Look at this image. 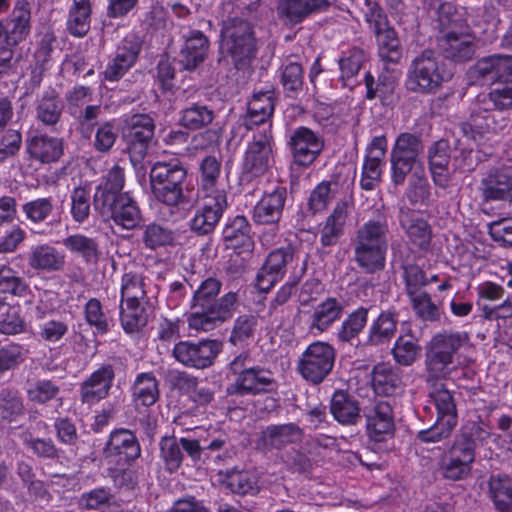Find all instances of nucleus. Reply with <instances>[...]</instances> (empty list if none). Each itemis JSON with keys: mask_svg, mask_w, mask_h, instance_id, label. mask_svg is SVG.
<instances>
[{"mask_svg": "<svg viewBox=\"0 0 512 512\" xmlns=\"http://www.w3.org/2000/svg\"><path fill=\"white\" fill-rule=\"evenodd\" d=\"M222 282L215 277L204 279L193 292L188 325L195 330L210 331L230 320L239 306L237 292L229 291L217 298Z\"/></svg>", "mask_w": 512, "mask_h": 512, "instance_id": "f257e3e1", "label": "nucleus"}, {"mask_svg": "<svg viewBox=\"0 0 512 512\" xmlns=\"http://www.w3.org/2000/svg\"><path fill=\"white\" fill-rule=\"evenodd\" d=\"M258 0L243 6V16L222 21L221 49L231 58L236 69H245L256 58L258 41L254 31Z\"/></svg>", "mask_w": 512, "mask_h": 512, "instance_id": "f03ea898", "label": "nucleus"}, {"mask_svg": "<svg viewBox=\"0 0 512 512\" xmlns=\"http://www.w3.org/2000/svg\"><path fill=\"white\" fill-rule=\"evenodd\" d=\"M389 227L387 218L379 216L364 223L353 239L354 261L365 273H376L385 267Z\"/></svg>", "mask_w": 512, "mask_h": 512, "instance_id": "7ed1b4c3", "label": "nucleus"}, {"mask_svg": "<svg viewBox=\"0 0 512 512\" xmlns=\"http://www.w3.org/2000/svg\"><path fill=\"white\" fill-rule=\"evenodd\" d=\"M452 77L439 54L425 49L410 62L404 80L405 89L413 94L435 95Z\"/></svg>", "mask_w": 512, "mask_h": 512, "instance_id": "20e7f679", "label": "nucleus"}, {"mask_svg": "<svg viewBox=\"0 0 512 512\" xmlns=\"http://www.w3.org/2000/svg\"><path fill=\"white\" fill-rule=\"evenodd\" d=\"M467 341L461 333H439L435 335L426 353V383L445 379L459 364V350Z\"/></svg>", "mask_w": 512, "mask_h": 512, "instance_id": "39448f33", "label": "nucleus"}, {"mask_svg": "<svg viewBox=\"0 0 512 512\" xmlns=\"http://www.w3.org/2000/svg\"><path fill=\"white\" fill-rule=\"evenodd\" d=\"M149 176L152 194L157 201L168 207H177L186 201L184 183L187 169L178 159L157 161Z\"/></svg>", "mask_w": 512, "mask_h": 512, "instance_id": "423d86ee", "label": "nucleus"}, {"mask_svg": "<svg viewBox=\"0 0 512 512\" xmlns=\"http://www.w3.org/2000/svg\"><path fill=\"white\" fill-rule=\"evenodd\" d=\"M424 144L420 135L400 133L391 149V181L395 186L403 185L407 176L421 166Z\"/></svg>", "mask_w": 512, "mask_h": 512, "instance_id": "0eeeda50", "label": "nucleus"}, {"mask_svg": "<svg viewBox=\"0 0 512 512\" xmlns=\"http://www.w3.org/2000/svg\"><path fill=\"white\" fill-rule=\"evenodd\" d=\"M274 138L271 125L253 135L247 145L241 165L240 180L251 182L264 175L273 162Z\"/></svg>", "mask_w": 512, "mask_h": 512, "instance_id": "6e6552de", "label": "nucleus"}, {"mask_svg": "<svg viewBox=\"0 0 512 512\" xmlns=\"http://www.w3.org/2000/svg\"><path fill=\"white\" fill-rule=\"evenodd\" d=\"M336 351L327 342L311 343L297 361L296 370L307 382L317 385L331 373L335 363Z\"/></svg>", "mask_w": 512, "mask_h": 512, "instance_id": "1a4fd4ad", "label": "nucleus"}, {"mask_svg": "<svg viewBox=\"0 0 512 512\" xmlns=\"http://www.w3.org/2000/svg\"><path fill=\"white\" fill-rule=\"evenodd\" d=\"M222 348V342L216 339L184 340L174 345L172 356L185 367L204 370L214 364Z\"/></svg>", "mask_w": 512, "mask_h": 512, "instance_id": "9d476101", "label": "nucleus"}, {"mask_svg": "<svg viewBox=\"0 0 512 512\" xmlns=\"http://www.w3.org/2000/svg\"><path fill=\"white\" fill-rule=\"evenodd\" d=\"M287 146L293 162L302 167L313 164L321 155L325 147L323 135L306 126H299L291 130Z\"/></svg>", "mask_w": 512, "mask_h": 512, "instance_id": "9b49d317", "label": "nucleus"}, {"mask_svg": "<svg viewBox=\"0 0 512 512\" xmlns=\"http://www.w3.org/2000/svg\"><path fill=\"white\" fill-rule=\"evenodd\" d=\"M94 208L105 220H112L116 225L132 230L142 222L141 210L129 193L112 199L94 203Z\"/></svg>", "mask_w": 512, "mask_h": 512, "instance_id": "f8f14e48", "label": "nucleus"}, {"mask_svg": "<svg viewBox=\"0 0 512 512\" xmlns=\"http://www.w3.org/2000/svg\"><path fill=\"white\" fill-rule=\"evenodd\" d=\"M155 123L148 114H134L125 120L123 137L132 162L143 160L153 139Z\"/></svg>", "mask_w": 512, "mask_h": 512, "instance_id": "ddd939ff", "label": "nucleus"}, {"mask_svg": "<svg viewBox=\"0 0 512 512\" xmlns=\"http://www.w3.org/2000/svg\"><path fill=\"white\" fill-rule=\"evenodd\" d=\"M277 389L274 374L265 367L255 365L227 385L226 394L235 397L258 396Z\"/></svg>", "mask_w": 512, "mask_h": 512, "instance_id": "4468645a", "label": "nucleus"}, {"mask_svg": "<svg viewBox=\"0 0 512 512\" xmlns=\"http://www.w3.org/2000/svg\"><path fill=\"white\" fill-rule=\"evenodd\" d=\"M228 208L227 195H202V202L196 208L190 220V229L197 236H208L218 226L224 212Z\"/></svg>", "mask_w": 512, "mask_h": 512, "instance_id": "2eb2a0df", "label": "nucleus"}, {"mask_svg": "<svg viewBox=\"0 0 512 512\" xmlns=\"http://www.w3.org/2000/svg\"><path fill=\"white\" fill-rule=\"evenodd\" d=\"M366 431L374 442H385L394 435L395 424L393 409L387 401H375L363 409Z\"/></svg>", "mask_w": 512, "mask_h": 512, "instance_id": "dca6fc26", "label": "nucleus"}, {"mask_svg": "<svg viewBox=\"0 0 512 512\" xmlns=\"http://www.w3.org/2000/svg\"><path fill=\"white\" fill-rule=\"evenodd\" d=\"M287 198L288 191L284 186H277L272 191L265 192L253 208V222L256 225L270 226L272 230L278 231Z\"/></svg>", "mask_w": 512, "mask_h": 512, "instance_id": "f3484780", "label": "nucleus"}, {"mask_svg": "<svg viewBox=\"0 0 512 512\" xmlns=\"http://www.w3.org/2000/svg\"><path fill=\"white\" fill-rule=\"evenodd\" d=\"M478 191L485 202L512 199V166L490 169L480 180Z\"/></svg>", "mask_w": 512, "mask_h": 512, "instance_id": "a211bd4d", "label": "nucleus"}, {"mask_svg": "<svg viewBox=\"0 0 512 512\" xmlns=\"http://www.w3.org/2000/svg\"><path fill=\"white\" fill-rule=\"evenodd\" d=\"M292 246L278 248L270 252L256 277V285L262 292H268L286 273V267L293 261Z\"/></svg>", "mask_w": 512, "mask_h": 512, "instance_id": "6ab92c4d", "label": "nucleus"}, {"mask_svg": "<svg viewBox=\"0 0 512 512\" xmlns=\"http://www.w3.org/2000/svg\"><path fill=\"white\" fill-rule=\"evenodd\" d=\"M141 46V40L137 35H127L117 47L114 57L106 66L104 71L105 80L111 82L120 80L135 64Z\"/></svg>", "mask_w": 512, "mask_h": 512, "instance_id": "aec40b11", "label": "nucleus"}, {"mask_svg": "<svg viewBox=\"0 0 512 512\" xmlns=\"http://www.w3.org/2000/svg\"><path fill=\"white\" fill-rule=\"evenodd\" d=\"M115 370L111 364H102L80 384V400L84 404H94L105 399L113 386Z\"/></svg>", "mask_w": 512, "mask_h": 512, "instance_id": "412c9836", "label": "nucleus"}, {"mask_svg": "<svg viewBox=\"0 0 512 512\" xmlns=\"http://www.w3.org/2000/svg\"><path fill=\"white\" fill-rule=\"evenodd\" d=\"M474 460L475 454H472L470 448L453 442L452 446L441 457L439 463L441 474L447 480L465 479L471 473V465Z\"/></svg>", "mask_w": 512, "mask_h": 512, "instance_id": "4be33fe9", "label": "nucleus"}, {"mask_svg": "<svg viewBox=\"0 0 512 512\" xmlns=\"http://www.w3.org/2000/svg\"><path fill=\"white\" fill-rule=\"evenodd\" d=\"M438 47L443 56L455 63H464L473 59L477 42L471 33H443L438 37Z\"/></svg>", "mask_w": 512, "mask_h": 512, "instance_id": "5701e85b", "label": "nucleus"}, {"mask_svg": "<svg viewBox=\"0 0 512 512\" xmlns=\"http://www.w3.org/2000/svg\"><path fill=\"white\" fill-rule=\"evenodd\" d=\"M303 438L304 430L294 422L272 424L261 432L258 444L265 451L282 450L302 442Z\"/></svg>", "mask_w": 512, "mask_h": 512, "instance_id": "b1692460", "label": "nucleus"}, {"mask_svg": "<svg viewBox=\"0 0 512 512\" xmlns=\"http://www.w3.org/2000/svg\"><path fill=\"white\" fill-rule=\"evenodd\" d=\"M27 261L33 270L46 273L60 272L66 265V255L55 246L43 243L31 247Z\"/></svg>", "mask_w": 512, "mask_h": 512, "instance_id": "393cba45", "label": "nucleus"}, {"mask_svg": "<svg viewBox=\"0 0 512 512\" xmlns=\"http://www.w3.org/2000/svg\"><path fill=\"white\" fill-rule=\"evenodd\" d=\"M399 221L409 241L414 246L422 250L429 249L432 240V228L424 218L409 209H401Z\"/></svg>", "mask_w": 512, "mask_h": 512, "instance_id": "a878e982", "label": "nucleus"}, {"mask_svg": "<svg viewBox=\"0 0 512 512\" xmlns=\"http://www.w3.org/2000/svg\"><path fill=\"white\" fill-rule=\"evenodd\" d=\"M429 169L433 182L440 188L450 185V145L447 140L436 141L428 150Z\"/></svg>", "mask_w": 512, "mask_h": 512, "instance_id": "bb28decb", "label": "nucleus"}, {"mask_svg": "<svg viewBox=\"0 0 512 512\" xmlns=\"http://www.w3.org/2000/svg\"><path fill=\"white\" fill-rule=\"evenodd\" d=\"M330 412L333 418L343 426L357 425L362 419L358 400L344 390H337L332 395Z\"/></svg>", "mask_w": 512, "mask_h": 512, "instance_id": "cd10ccee", "label": "nucleus"}, {"mask_svg": "<svg viewBox=\"0 0 512 512\" xmlns=\"http://www.w3.org/2000/svg\"><path fill=\"white\" fill-rule=\"evenodd\" d=\"M184 38L185 43L180 51V63L185 70L192 71L206 59L210 43L199 30H191Z\"/></svg>", "mask_w": 512, "mask_h": 512, "instance_id": "c85d7f7f", "label": "nucleus"}, {"mask_svg": "<svg viewBox=\"0 0 512 512\" xmlns=\"http://www.w3.org/2000/svg\"><path fill=\"white\" fill-rule=\"evenodd\" d=\"M107 457L124 456L128 462L138 459L141 455V447L135 434L124 428L111 432L104 448Z\"/></svg>", "mask_w": 512, "mask_h": 512, "instance_id": "c756f323", "label": "nucleus"}, {"mask_svg": "<svg viewBox=\"0 0 512 512\" xmlns=\"http://www.w3.org/2000/svg\"><path fill=\"white\" fill-rule=\"evenodd\" d=\"M329 6L327 0H279L278 15L285 23H301L310 14Z\"/></svg>", "mask_w": 512, "mask_h": 512, "instance_id": "7c9ffc66", "label": "nucleus"}, {"mask_svg": "<svg viewBox=\"0 0 512 512\" xmlns=\"http://www.w3.org/2000/svg\"><path fill=\"white\" fill-rule=\"evenodd\" d=\"M344 313V304L334 297H327L317 304L310 316V331L323 333L336 321L340 320Z\"/></svg>", "mask_w": 512, "mask_h": 512, "instance_id": "2f4dec72", "label": "nucleus"}, {"mask_svg": "<svg viewBox=\"0 0 512 512\" xmlns=\"http://www.w3.org/2000/svg\"><path fill=\"white\" fill-rule=\"evenodd\" d=\"M437 14L441 35L452 32L456 34L473 32L468 23L470 14L467 8L444 2L439 5Z\"/></svg>", "mask_w": 512, "mask_h": 512, "instance_id": "473e14b6", "label": "nucleus"}, {"mask_svg": "<svg viewBox=\"0 0 512 512\" xmlns=\"http://www.w3.org/2000/svg\"><path fill=\"white\" fill-rule=\"evenodd\" d=\"M475 73L488 81L512 82V56L492 55L480 59Z\"/></svg>", "mask_w": 512, "mask_h": 512, "instance_id": "72a5a7b5", "label": "nucleus"}, {"mask_svg": "<svg viewBox=\"0 0 512 512\" xmlns=\"http://www.w3.org/2000/svg\"><path fill=\"white\" fill-rule=\"evenodd\" d=\"M275 100L271 92H260L253 95L248 103L247 115L244 118L243 125L248 130H252L258 125H266L273 115Z\"/></svg>", "mask_w": 512, "mask_h": 512, "instance_id": "f704fd0d", "label": "nucleus"}, {"mask_svg": "<svg viewBox=\"0 0 512 512\" xmlns=\"http://www.w3.org/2000/svg\"><path fill=\"white\" fill-rule=\"evenodd\" d=\"M398 324V312L395 309L382 311L369 327L367 344L379 346L391 341Z\"/></svg>", "mask_w": 512, "mask_h": 512, "instance_id": "c9c22d12", "label": "nucleus"}, {"mask_svg": "<svg viewBox=\"0 0 512 512\" xmlns=\"http://www.w3.org/2000/svg\"><path fill=\"white\" fill-rule=\"evenodd\" d=\"M347 216V203H338L320 228L319 234L322 247L335 246L339 242L344 233Z\"/></svg>", "mask_w": 512, "mask_h": 512, "instance_id": "e433bc0d", "label": "nucleus"}, {"mask_svg": "<svg viewBox=\"0 0 512 512\" xmlns=\"http://www.w3.org/2000/svg\"><path fill=\"white\" fill-rule=\"evenodd\" d=\"M223 239L228 247L251 250L253 240L251 236V225L243 215H237L228 219L222 231Z\"/></svg>", "mask_w": 512, "mask_h": 512, "instance_id": "4c0bfd02", "label": "nucleus"}, {"mask_svg": "<svg viewBox=\"0 0 512 512\" xmlns=\"http://www.w3.org/2000/svg\"><path fill=\"white\" fill-rule=\"evenodd\" d=\"M27 149L32 158L42 163H52L62 156L63 142L59 138L35 135L28 140Z\"/></svg>", "mask_w": 512, "mask_h": 512, "instance_id": "58836bf2", "label": "nucleus"}, {"mask_svg": "<svg viewBox=\"0 0 512 512\" xmlns=\"http://www.w3.org/2000/svg\"><path fill=\"white\" fill-rule=\"evenodd\" d=\"M199 170V193L209 196L226 194L220 188L221 162L215 156H205L199 164Z\"/></svg>", "mask_w": 512, "mask_h": 512, "instance_id": "ea45409f", "label": "nucleus"}, {"mask_svg": "<svg viewBox=\"0 0 512 512\" xmlns=\"http://www.w3.org/2000/svg\"><path fill=\"white\" fill-rule=\"evenodd\" d=\"M427 384L432 388L429 396L436 407L437 419L457 425V408L452 393L438 381H435V385Z\"/></svg>", "mask_w": 512, "mask_h": 512, "instance_id": "a19ab883", "label": "nucleus"}, {"mask_svg": "<svg viewBox=\"0 0 512 512\" xmlns=\"http://www.w3.org/2000/svg\"><path fill=\"white\" fill-rule=\"evenodd\" d=\"M372 383L374 390L385 396L397 395L403 389V382L398 372L386 364L374 367Z\"/></svg>", "mask_w": 512, "mask_h": 512, "instance_id": "79ce46f5", "label": "nucleus"}, {"mask_svg": "<svg viewBox=\"0 0 512 512\" xmlns=\"http://www.w3.org/2000/svg\"><path fill=\"white\" fill-rule=\"evenodd\" d=\"M124 183V169L119 165H114L108 170L102 182L96 187L93 196V204L125 194L126 192H123Z\"/></svg>", "mask_w": 512, "mask_h": 512, "instance_id": "37998d69", "label": "nucleus"}, {"mask_svg": "<svg viewBox=\"0 0 512 512\" xmlns=\"http://www.w3.org/2000/svg\"><path fill=\"white\" fill-rule=\"evenodd\" d=\"M215 113L209 106L194 102L180 111L179 124L189 130H198L211 124Z\"/></svg>", "mask_w": 512, "mask_h": 512, "instance_id": "c03bdc74", "label": "nucleus"}, {"mask_svg": "<svg viewBox=\"0 0 512 512\" xmlns=\"http://www.w3.org/2000/svg\"><path fill=\"white\" fill-rule=\"evenodd\" d=\"M63 104L54 90L46 91L38 100L36 118L43 125L54 128L60 121Z\"/></svg>", "mask_w": 512, "mask_h": 512, "instance_id": "a18cd8bd", "label": "nucleus"}, {"mask_svg": "<svg viewBox=\"0 0 512 512\" xmlns=\"http://www.w3.org/2000/svg\"><path fill=\"white\" fill-rule=\"evenodd\" d=\"M279 72L284 93L288 97H296L303 90L304 69L302 64L288 58L279 68Z\"/></svg>", "mask_w": 512, "mask_h": 512, "instance_id": "49530a36", "label": "nucleus"}, {"mask_svg": "<svg viewBox=\"0 0 512 512\" xmlns=\"http://www.w3.org/2000/svg\"><path fill=\"white\" fill-rule=\"evenodd\" d=\"M378 44V54L382 61L398 64L402 58V46L396 31L391 26L374 33Z\"/></svg>", "mask_w": 512, "mask_h": 512, "instance_id": "de8ad7c7", "label": "nucleus"}, {"mask_svg": "<svg viewBox=\"0 0 512 512\" xmlns=\"http://www.w3.org/2000/svg\"><path fill=\"white\" fill-rule=\"evenodd\" d=\"M489 494L498 512H512V479L507 475H492Z\"/></svg>", "mask_w": 512, "mask_h": 512, "instance_id": "09e8293b", "label": "nucleus"}, {"mask_svg": "<svg viewBox=\"0 0 512 512\" xmlns=\"http://www.w3.org/2000/svg\"><path fill=\"white\" fill-rule=\"evenodd\" d=\"M368 312V308L361 306L348 314L337 330L338 341L351 343L356 339L367 325Z\"/></svg>", "mask_w": 512, "mask_h": 512, "instance_id": "8fccbe9b", "label": "nucleus"}, {"mask_svg": "<svg viewBox=\"0 0 512 512\" xmlns=\"http://www.w3.org/2000/svg\"><path fill=\"white\" fill-rule=\"evenodd\" d=\"M120 321L125 332L132 334L146 326L148 314L140 301H124L120 303Z\"/></svg>", "mask_w": 512, "mask_h": 512, "instance_id": "3c124183", "label": "nucleus"}, {"mask_svg": "<svg viewBox=\"0 0 512 512\" xmlns=\"http://www.w3.org/2000/svg\"><path fill=\"white\" fill-rule=\"evenodd\" d=\"M91 11L90 0H73L67 21V29L72 35L83 37L88 33Z\"/></svg>", "mask_w": 512, "mask_h": 512, "instance_id": "603ef678", "label": "nucleus"}, {"mask_svg": "<svg viewBox=\"0 0 512 512\" xmlns=\"http://www.w3.org/2000/svg\"><path fill=\"white\" fill-rule=\"evenodd\" d=\"M63 245L72 254L82 257L86 263H96L99 259V245L94 238L74 234L66 237Z\"/></svg>", "mask_w": 512, "mask_h": 512, "instance_id": "864d4df0", "label": "nucleus"}, {"mask_svg": "<svg viewBox=\"0 0 512 512\" xmlns=\"http://www.w3.org/2000/svg\"><path fill=\"white\" fill-rule=\"evenodd\" d=\"M24 414V403L20 392L13 387L0 390V422L11 423Z\"/></svg>", "mask_w": 512, "mask_h": 512, "instance_id": "5fc2aeb1", "label": "nucleus"}, {"mask_svg": "<svg viewBox=\"0 0 512 512\" xmlns=\"http://www.w3.org/2000/svg\"><path fill=\"white\" fill-rule=\"evenodd\" d=\"M142 242L147 249L157 250L161 247L174 246L176 234L169 227L153 222L144 227Z\"/></svg>", "mask_w": 512, "mask_h": 512, "instance_id": "6e6d98bb", "label": "nucleus"}, {"mask_svg": "<svg viewBox=\"0 0 512 512\" xmlns=\"http://www.w3.org/2000/svg\"><path fill=\"white\" fill-rule=\"evenodd\" d=\"M476 104L479 111L507 110L512 108V86L492 89L488 93L477 96Z\"/></svg>", "mask_w": 512, "mask_h": 512, "instance_id": "4d7b16f0", "label": "nucleus"}, {"mask_svg": "<svg viewBox=\"0 0 512 512\" xmlns=\"http://www.w3.org/2000/svg\"><path fill=\"white\" fill-rule=\"evenodd\" d=\"M421 346L413 335H403L397 338L392 348L395 362L401 366H411L419 358Z\"/></svg>", "mask_w": 512, "mask_h": 512, "instance_id": "13d9d810", "label": "nucleus"}, {"mask_svg": "<svg viewBox=\"0 0 512 512\" xmlns=\"http://www.w3.org/2000/svg\"><path fill=\"white\" fill-rule=\"evenodd\" d=\"M133 397L143 406H151L158 400V381L152 373H141L136 377Z\"/></svg>", "mask_w": 512, "mask_h": 512, "instance_id": "bf43d9fd", "label": "nucleus"}, {"mask_svg": "<svg viewBox=\"0 0 512 512\" xmlns=\"http://www.w3.org/2000/svg\"><path fill=\"white\" fill-rule=\"evenodd\" d=\"M490 435L491 432L487 425L482 422L470 421L462 427L461 433L454 442L457 445L470 448L472 454H475L476 446L486 442Z\"/></svg>", "mask_w": 512, "mask_h": 512, "instance_id": "052dcab7", "label": "nucleus"}, {"mask_svg": "<svg viewBox=\"0 0 512 512\" xmlns=\"http://www.w3.org/2000/svg\"><path fill=\"white\" fill-rule=\"evenodd\" d=\"M160 457L164 462L165 469L170 472H176L184 459V454L181 450L180 439L174 436L162 437L159 443Z\"/></svg>", "mask_w": 512, "mask_h": 512, "instance_id": "680f3d73", "label": "nucleus"}, {"mask_svg": "<svg viewBox=\"0 0 512 512\" xmlns=\"http://www.w3.org/2000/svg\"><path fill=\"white\" fill-rule=\"evenodd\" d=\"M146 297L145 282L142 274L126 272L121 278V301H141Z\"/></svg>", "mask_w": 512, "mask_h": 512, "instance_id": "e2e57ef3", "label": "nucleus"}, {"mask_svg": "<svg viewBox=\"0 0 512 512\" xmlns=\"http://www.w3.org/2000/svg\"><path fill=\"white\" fill-rule=\"evenodd\" d=\"M223 484L239 495L253 494L257 491V481L248 471H227Z\"/></svg>", "mask_w": 512, "mask_h": 512, "instance_id": "0e129e2a", "label": "nucleus"}, {"mask_svg": "<svg viewBox=\"0 0 512 512\" xmlns=\"http://www.w3.org/2000/svg\"><path fill=\"white\" fill-rule=\"evenodd\" d=\"M257 324L258 320L254 315H240L234 321L229 342L234 346L245 344L254 337Z\"/></svg>", "mask_w": 512, "mask_h": 512, "instance_id": "69168bd1", "label": "nucleus"}, {"mask_svg": "<svg viewBox=\"0 0 512 512\" xmlns=\"http://www.w3.org/2000/svg\"><path fill=\"white\" fill-rule=\"evenodd\" d=\"M335 180L323 181L310 194L308 206L313 213L323 211L338 192Z\"/></svg>", "mask_w": 512, "mask_h": 512, "instance_id": "338daca9", "label": "nucleus"}, {"mask_svg": "<svg viewBox=\"0 0 512 512\" xmlns=\"http://www.w3.org/2000/svg\"><path fill=\"white\" fill-rule=\"evenodd\" d=\"M26 394L30 402L43 405L57 399L60 394V388L56 382L42 379L30 384Z\"/></svg>", "mask_w": 512, "mask_h": 512, "instance_id": "774afa93", "label": "nucleus"}]
</instances>
